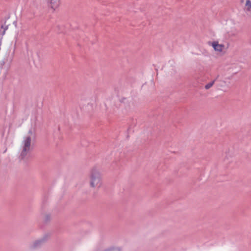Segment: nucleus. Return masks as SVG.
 <instances>
[{
	"mask_svg": "<svg viewBox=\"0 0 251 251\" xmlns=\"http://www.w3.org/2000/svg\"><path fill=\"white\" fill-rule=\"evenodd\" d=\"M47 236H48L47 235H46L43 238H42V239H41L40 240L36 241L33 244L31 248L32 249H36V248L40 247L47 240Z\"/></svg>",
	"mask_w": 251,
	"mask_h": 251,
	"instance_id": "4",
	"label": "nucleus"
},
{
	"mask_svg": "<svg viewBox=\"0 0 251 251\" xmlns=\"http://www.w3.org/2000/svg\"><path fill=\"white\" fill-rule=\"evenodd\" d=\"M90 185L92 187H100L101 185V177L99 172L93 168L91 173Z\"/></svg>",
	"mask_w": 251,
	"mask_h": 251,
	"instance_id": "2",
	"label": "nucleus"
},
{
	"mask_svg": "<svg viewBox=\"0 0 251 251\" xmlns=\"http://www.w3.org/2000/svg\"><path fill=\"white\" fill-rule=\"evenodd\" d=\"M50 219H51V217H50V214H46L45 216V218H44V222L45 223H48L49 222H50Z\"/></svg>",
	"mask_w": 251,
	"mask_h": 251,
	"instance_id": "8",
	"label": "nucleus"
},
{
	"mask_svg": "<svg viewBox=\"0 0 251 251\" xmlns=\"http://www.w3.org/2000/svg\"><path fill=\"white\" fill-rule=\"evenodd\" d=\"M60 0H50L49 6L55 10V8L58 6Z\"/></svg>",
	"mask_w": 251,
	"mask_h": 251,
	"instance_id": "5",
	"label": "nucleus"
},
{
	"mask_svg": "<svg viewBox=\"0 0 251 251\" xmlns=\"http://www.w3.org/2000/svg\"><path fill=\"white\" fill-rule=\"evenodd\" d=\"M246 9L247 11H251V1L250 0H246Z\"/></svg>",
	"mask_w": 251,
	"mask_h": 251,
	"instance_id": "7",
	"label": "nucleus"
},
{
	"mask_svg": "<svg viewBox=\"0 0 251 251\" xmlns=\"http://www.w3.org/2000/svg\"><path fill=\"white\" fill-rule=\"evenodd\" d=\"M117 251H120V250L119 249H116Z\"/></svg>",
	"mask_w": 251,
	"mask_h": 251,
	"instance_id": "11",
	"label": "nucleus"
},
{
	"mask_svg": "<svg viewBox=\"0 0 251 251\" xmlns=\"http://www.w3.org/2000/svg\"><path fill=\"white\" fill-rule=\"evenodd\" d=\"M8 25H1L0 29V38L1 37L2 39V36L5 34L6 30L8 29Z\"/></svg>",
	"mask_w": 251,
	"mask_h": 251,
	"instance_id": "6",
	"label": "nucleus"
},
{
	"mask_svg": "<svg viewBox=\"0 0 251 251\" xmlns=\"http://www.w3.org/2000/svg\"><path fill=\"white\" fill-rule=\"evenodd\" d=\"M31 139L30 136L25 137L23 141L22 151L19 156L20 160H24L25 158L28 153L30 151Z\"/></svg>",
	"mask_w": 251,
	"mask_h": 251,
	"instance_id": "1",
	"label": "nucleus"
},
{
	"mask_svg": "<svg viewBox=\"0 0 251 251\" xmlns=\"http://www.w3.org/2000/svg\"><path fill=\"white\" fill-rule=\"evenodd\" d=\"M214 82H215V80H213L212 81H211L210 82L207 83V84H206L205 85V88L206 89H209L210 88H211L213 85V84H214Z\"/></svg>",
	"mask_w": 251,
	"mask_h": 251,
	"instance_id": "9",
	"label": "nucleus"
},
{
	"mask_svg": "<svg viewBox=\"0 0 251 251\" xmlns=\"http://www.w3.org/2000/svg\"><path fill=\"white\" fill-rule=\"evenodd\" d=\"M28 133H30V134H32V131L31 130H29V131H28Z\"/></svg>",
	"mask_w": 251,
	"mask_h": 251,
	"instance_id": "10",
	"label": "nucleus"
},
{
	"mask_svg": "<svg viewBox=\"0 0 251 251\" xmlns=\"http://www.w3.org/2000/svg\"><path fill=\"white\" fill-rule=\"evenodd\" d=\"M209 45H211L215 50L221 52L223 50L224 45L223 44H219L217 41L213 42H209Z\"/></svg>",
	"mask_w": 251,
	"mask_h": 251,
	"instance_id": "3",
	"label": "nucleus"
}]
</instances>
